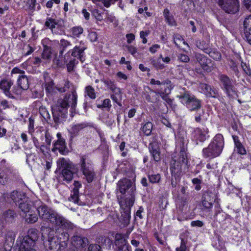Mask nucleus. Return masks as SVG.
Listing matches in <instances>:
<instances>
[{
	"mask_svg": "<svg viewBox=\"0 0 251 251\" xmlns=\"http://www.w3.org/2000/svg\"><path fill=\"white\" fill-rule=\"evenodd\" d=\"M77 99L76 92L74 90L71 94H66L63 99H59L56 103L51 106L52 115L55 123H59L66 118L70 106L71 110L75 109Z\"/></svg>",
	"mask_w": 251,
	"mask_h": 251,
	"instance_id": "1",
	"label": "nucleus"
},
{
	"mask_svg": "<svg viewBox=\"0 0 251 251\" xmlns=\"http://www.w3.org/2000/svg\"><path fill=\"white\" fill-rule=\"evenodd\" d=\"M37 210L41 219L54 225L58 229L61 228L69 230L73 229L75 227L71 222L45 204L39 206Z\"/></svg>",
	"mask_w": 251,
	"mask_h": 251,
	"instance_id": "2",
	"label": "nucleus"
},
{
	"mask_svg": "<svg viewBox=\"0 0 251 251\" xmlns=\"http://www.w3.org/2000/svg\"><path fill=\"white\" fill-rule=\"evenodd\" d=\"M42 237L44 238L48 237V240L44 242V246L48 251H61L66 246L65 241L69 239V235L64 233V238L63 241L54 236L56 233L53 229L49 226H42L41 228Z\"/></svg>",
	"mask_w": 251,
	"mask_h": 251,
	"instance_id": "3",
	"label": "nucleus"
},
{
	"mask_svg": "<svg viewBox=\"0 0 251 251\" xmlns=\"http://www.w3.org/2000/svg\"><path fill=\"white\" fill-rule=\"evenodd\" d=\"M178 141L181 142L182 145L179 157L173 158L170 165L171 174L176 179L180 176L182 170L185 172L188 169L187 156L185 147V144L187 143V140L183 136L179 137Z\"/></svg>",
	"mask_w": 251,
	"mask_h": 251,
	"instance_id": "4",
	"label": "nucleus"
},
{
	"mask_svg": "<svg viewBox=\"0 0 251 251\" xmlns=\"http://www.w3.org/2000/svg\"><path fill=\"white\" fill-rule=\"evenodd\" d=\"M225 145L224 137L221 134H217L212 139L208 147L202 150L205 158L210 159L219 156L222 153Z\"/></svg>",
	"mask_w": 251,
	"mask_h": 251,
	"instance_id": "5",
	"label": "nucleus"
},
{
	"mask_svg": "<svg viewBox=\"0 0 251 251\" xmlns=\"http://www.w3.org/2000/svg\"><path fill=\"white\" fill-rule=\"evenodd\" d=\"M57 166L59 169H61V173L58 176L59 180L65 181L67 183L70 182L74 177V172L75 165L69 159L64 158L59 159L57 161Z\"/></svg>",
	"mask_w": 251,
	"mask_h": 251,
	"instance_id": "6",
	"label": "nucleus"
},
{
	"mask_svg": "<svg viewBox=\"0 0 251 251\" xmlns=\"http://www.w3.org/2000/svg\"><path fill=\"white\" fill-rule=\"evenodd\" d=\"M39 238L38 230L34 228L28 229L27 235L24 237H19L18 239L17 242L19 247H21L22 250L24 248H34L35 242Z\"/></svg>",
	"mask_w": 251,
	"mask_h": 251,
	"instance_id": "7",
	"label": "nucleus"
},
{
	"mask_svg": "<svg viewBox=\"0 0 251 251\" xmlns=\"http://www.w3.org/2000/svg\"><path fill=\"white\" fill-rule=\"evenodd\" d=\"M78 165L80 172L83 175V178L85 179L88 183L92 182L95 175L91 161L85 155L82 156Z\"/></svg>",
	"mask_w": 251,
	"mask_h": 251,
	"instance_id": "8",
	"label": "nucleus"
},
{
	"mask_svg": "<svg viewBox=\"0 0 251 251\" xmlns=\"http://www.w3.org/2000/svg\"><path fill=\"white\" fill-rule=\"evenodd\" d=\"M177 97L190 111L197 110L201 107V100L188 91H185Z\"/></svg>",
	"mask_w": 251,
	"mask_h": 251,
	"instance_id": "9",
	"label": "nucleus"
},
{
	"mask_svg": "<svg viewBox=\"0 0 251 251\" xmlns=\"http://www.w3.org/2000/svg\"><path fill=\"white\" fill-rule=\"evenodd\" d=\"M13 176L12 167L5 159H2L0 161V184L5 185L12 179Z\"/></svg>",
	"mask_w": 251,
	"mask_h": 251,
	"instance_id": "10",
	"label": "nucleus"
},
{
	"mask_svg": "<svg viewBox=\"0 0 251 251\" xmlns=\"http://www.w3.org/2000/svg\"><path fill=\"white\" fill-rule=\"evenodd\" d=\"M218 79L221 88L228 97L236 94V90L234 86L235 81L224 74H220L218 75Z\"/></svg>",
	"mask_w": 251,
	"mask_h": 251,
	"instance_id": "11",
	"label": "nucleus"
},
{
	"mask_svg": "<svg viewBox=\"0 0 251 251\" xmlns=\"http://www.w3.org/2000/svg\"><path fill=\"white\" fill-rule=\"evenodd\" d=\"M171 81L168 80L160 81L151 78L150 83L151 85H157L160 86V88L156 89L155 91L157 94L159 95L163 100H166L168 102L171 101V100L167 98V95L171 93L172 88H170V83Z\"/></svg>",
	"mask_w": 251,
	"mask_h": 251,
	"instance_id": "12",
	"label": "nucleus"
},
{
	"mask_svg": "<svg viewBox=\"0 0 251 251\" xmlns=\"http://www.w3.org/2000/svg\"><path fill=\"white\" fill-rule=\"evenodd\" d=\"M44 27L46 29H50L53 34L61 35L64 32L63 21L52 17L46 18Z\"/></svg>",
	"mask_w": 251,
	"mask_h": 251,
	"instance_id": "13",
	"label": "nucleus"
},
{
	"mask_svg": "<svg viewBox=\"0 0 251 251\" xmlns=\"http://www.w3.org/2000/svg\"><path fill=\"white\" fill-rule=\"evenodd\" d=\"M3 197L4 200L9 203H15L18 204L27 197L26 193L22 191L14 190L10 193H4Z\"/></svg>",
	"mask_w": 251,
	"mask_h": 251,
	"instance_id": "14",
	"label": "nucleus"
},
{
	"mask_svg": "<svg viewBox=\"0 0 251 251\" xmlns=\"http://www.w3.org/2000/svg\"><path fill=\"white\" fill-rule=\"evenodd\" d=\"M117 186L120 192L122 194L127 193L132 197L135 190V186L131 180L124 178L119 180Z\"/></svg>",
	"mask_w": 251,
	"mask_h": 251,
	"instance_id": "15",
	"label": "nucleus"
},
{
	"mask_svg": "<svg viewBox=\"0 0 251 251\" xmlns=\"http://www.w3.org/2000/svg\"><path fill=\"white\" fill-rule=\"evenodd\" d=\"M218 4L227 13L234 14L239 10L238 0H218Z\"/></svg>",
	"mask_w": 251,
	"mask_h": 251,
	"instance_id": "16",
	"label": "nucleus"
},
{
	"mask_svg": "<svg viewBox=\"0 0 251 251\" xmlns=\"http://www.w3.org/2000/svg\"><path fill=\"white\" fill-rule=\"evenodd\" d=\"M87 49V46L85 42L81 41L79 42L78 44L75 46V47L72 50H69L66 55L68 56L71 55L74 57L79 59L81 61L83 62L84 60V50Z\"/></svg>",
	"mask_w": 251,
	"mask_h": 251,
	"instance_id": "17",
	"label": "nucleus"
},
{
	"mask_svg": "<svg viewBox=\"0 0 251 251\" xmlns=\"http://www.w3.org/2000/svg\"><path fill=\"white\" fill-rule=\"evenodd\" d=\"M208 132L209 130L207 127L193 128L191 134L192 138L197 142H203L209 137Z\"/></svg>",
	"mask_w": 251,
	"mask_h": 251,
	"instance_id": "18",
	"label": "nucleus"
},
{
	"mask_svg": "<svg viewBox=\"0 0 251 251\" xmlns=\"http://www.w3.org/2000/svg\"><path fill=\"white\" fill-rule=\"evenodd\" d=\"M200 92L204 93L207 97L217 98L219 96L218 90L207 84L201 83L199 87Z\"/></svg>",
	"mask_w": 251,
	"mask_h": 251,
	"instance_id": "19",
	"label": "nucleus"
},
{
	"mask_svg": "<svg viewBox=\"0 0 251 251\" xmlns=\"http://www.w3.org/2000/svg\"><path fill=\"white\" fill-rule=\"evenodd\" d=\"M71 244L77 250L83 249L88 245V240L79 235H74L71 238Z\"/></svg>",
	"mask_w": 251,
	"mask_h": 251,
	"instance_id": "20",
	"label": "nucleus"
},
{
	"mask_svg": "<svg viewBox=\"0 0 251 251\" xmlns=\"http://www.w3.org/2000/svg\"><path fill=\"white\" fill-rule=\"evenodd\" d=\"M133 203L134 201L132 198L126 201L125 207L127 208V209L124 211V214H122L121 216V222L124 226H127L129 224L130 219L129 209L133 205Z\"/></svg>",
	"mask_w": 251,
	"mask_h": 251,
	"instance_id": "21",
	"label": "nucleus"
},
{
	"mask_svg": "<svg viewBox=\"0 0 251 251\" xmlns=\"http://www.w3.org/2000/svg\"><path fill=\"white\" fill-rule=\"evenodd\" d=\"M87 126V124L84 122L72 125L69 130L71 139L73 140L74 138L78 136L79 132Z\"/></svg>",
	"mask_w": 251,
	"mask_h": 251,
	"instance_id": "22",
	"label": "nucleus"
},
{
	"mask_svg": "<svg viewBox=\"0 0 251 251\" xmlns=\"http://www.w3.org/2000/svg\"><path fill=\"white\" fill-rule=\"evenodd\" d=\"M115 250L120 251L124 248L128 246L127 244V241L124 238V235L120 233H117L115 236Z\"/></svg>",
	"mask_w": 251,
	"mask_h": 251,
	"instance_id": "23",
	"label": "nucleus"
},
{
	"mask_svg": "<svg viewBox=\"0 0 251 251\" xmlns=\"http://www.w3.org/2000/svg\"><path fill=\"white\" fill-rule=\"evenodd\" d=\"M52 151L55 152L58 151L62 155H66L68 151L66 147L65 140L64 139L57 140L54 144L52 149Z\"/></svg>",
	"mask_w": 251,
	"mask_h": 251,
	"instance_id": "24",
	"label": "nucleus"
},
{
	"mask_svg": "<svg viewBox=\"0 0 251 251\" xmlns=\"http://www.w3.org/2000/svg\"><path fill=\"white\" fill-rule=\"evenodd\" d=\"M33 202L28 197H26L23 201L20 202L18 205V207L20 209L22 213L24 214L30 212L32 209Z\"/></svg>",
	"mask_w": 251,
	"mask_h": 251,
	"instance_id": "25",
	"label": "nucleus"
},
{
	"mask_svg": "<svg viewBox=\"0 0 251 251\" xmlns=\"http://www.w3.org/2000/svg\"><path fill=\"white\" fill-rule=\"evenodd\" d=\"M244 27L245 37L248 43L251 45V15L244 20Z\"/></svg>",
	"mask_w": 251,
	"mask_h": 251,
	"instance_id": "26",
	"label": "nucleus"
},
{
	"mask_svg": "<svg viewBox=\"0 0 251 251\" xmlns=\"http://www.w3.org/2000/svg\"><path fill=\"white\" fill-rule=\"evenodd\" d=\"M112 94H111L110 98L113 101L118 104L119 106H122L121 100L122 99V92L121 89L117 87L112 91Z\"/></svg>",
	"mask_w": 251,
	"mask_h": 251,
	"instance_id": "27",
	"label": "nucleus"
},
{
	"mask_svg": "<svg viewBox=\"0 0 251 251\" xmlns=\"http://www.w3.org/2000/svg\"><path fill=\"white\" fill-rule=\"evenodd\" d=\"M13 82L10 80L3 79L0 81V89L3 91L6 96L10 95V89Z\"/></svg>",
	"mask_w": 251,
	"mask_h": 251,
	"instance_id": "28",
	"label": "nucleus"
},
{
	"mask_svg": "<svg viewBox=\"0 0 251 251\" xmlns=\"http://www.w3.org/2000/svg\"><path fill=\"white\" fill-rule=\"evenodd\" d=\"M24 215V218L26 223L34 224L38 221V216L32 209L30 210V212H28Z\"/></svg>",
	"mask_w": 251,
	"mask_h": 251,
	"instance_id": "29",
	"label": "nucleus"
},
{
	"mask_svg": "<svg viewBox=\"0 0 251 251\" xmlns=\"http://www.w3.org/2000/svg\"><path fill=\"white\" fill-rule=\"evenodd\" d=\"M68 56H69L66 55V53L64 56L63 53H59L58 56L56 55L53 59V63L58 67H62L67 63L68 60L66 57Z\"/></svg>",
	"mask_w": 251,
	"mask_h": 251,
	"instance_id": "30",
	"label": "nucleus"
},
{
	"mask_svg": "<svg viewBox=\"0 0 251 251\" xmlns=\"http://www.w3.org/2000/svg\"><path fill=\"white\" fill-rule=\"evenodd\" d=\"M16 217V212L13 210L5 211L2 215V219L6 222H12Z\"/></svg>",
	"mask_w": 251,
	"mask_h": 251,
	"instance_id": "31",
	"label": "nucleus"
},
{
	"mask_svg": "<svg viewBox=\"0 0 251 251\" xmlns=\"http://www.w3.org/2000/svg\"><path fill=\"white\" fill-rule=\"evenodd\" d=\"M54 44H58L59 46V53H64L67 48L72 45L71 42L67 40L62 39L59 42L57 40L53 41Z\"/></svg>",
	"mask_w": 251,
	"mask_h": 251,
	"instance_id": "32",
	"label": "nucleus"
},
{
	"mask_svg": "<svg viewBox=\"0 0 251 251\" xmlns=\"http://www.w3.org/2000/svg\"><path fill=\"white\" fill-rule=\"evenodd\" d=\"M17 83L18 86L23 90H26L28 88V79L25 75H19Z\"/></svg>",
	"mask_w": 251,
	"mask_h": 251,
	"instance_id": "33",
	"label": "nucleus"
},
{
	"mask_svg": "<svg viewBox=\"0 0 251 251\" xmlns=\"http://www.w3.org/2000/svg\"><path fill=\"white\" fill-rule=\"evenodd\" d=\"M36 0H26L25 4V10L30 15H32L35 9Z\"/></svg>",
	"mask_w": 251,
	"mask_h": 251,
	"instance_id": "34",
	"label": "nucleus"
},
{
	"mask_svg": "<svg viewBox=\"0 0 251 251\" xmlns=\"http://www.w3.org/2000/svg\"><path fill=\"white\" fill-rule=\"evenodd\" d=\"M150 153L152 156L153 160L155 162H158L160 159V152L157 148H155L153 145H150L149 147Z\"/></svg>",
	"mask_w": 251,
	"mask_h": 251,
	"instance_id": "35",
	"label": "nucleus"
},
{
	"mask_svg": "<svg viewBox=\"0 0 251 251\" xmlns=\"http://www.w3.org/2000/svg\"><path fill=\"white\" fill-rule=\"evenodd\" d=\"M70 87V82L67 80H63L62 82L56 86V89L63 93L66 91Z\"/></svg>",
	"mask_w": 251,
	"mask_h": 251,
	"instance_id": "36",
	"label": "nucleus"
},
{
	"mask_svg": "<svg viewBox=\"0 0 251 251\" xmlns=\"http://www.w3.org/2000/svg\"><path fill=\"white\" fill-rule=\"evenodd\" d=\"M153 127V125L151 122H146L141 127V130L145 135L149 136L151 135Z\"/></svg>",
	"mask_w": 251,
	"mask_h": 251,
	"instance_id": "37",
	"label": "nucleus"
},
{
	"mask_svg": "<svg viewBox=\"0 0 251 251\" xmlns=\"http://www.w3.org/2000/svg\"><path fill=\"white\" fill-rule=\"evenodd\" d=\"M163 15L165 18L166 22L170 25H175V21L174 17L170 15L169 10L168 9H164Z\"/></svg>",
	"mask_w": 251,
	"mask_h": 251,
	"instance_id": "38",
	"label": "nucleus"
},
{
	"mask_svg": "<svg viewBox=\"0 0 251 251\" xmlns=\"http://www.w3.org/2000/svg\"><path fill=\"white\" fill-rule=\"evenodd\" d=\"M195 56L197 61L199 63L201 67L206 64L207 62L209 61V60L208 59V58L203 54L196 53Z\"/></svg>",
	"mask_w": 251,
	"mask_h": 251,
	"instance_id": "39",
	"label": "nucleus"
},
{
	"mask_svg": "<svg viewBox=\"0 0 251 251\" xmlns=\"http://www.w3.org/2000/svg\"><path fill=\"white\" fill-rule=\"evenodd\" d=\"M34 51V49L30 45L25 44L22 49V57H25L31 54Z\"/></svg>",
	"mask_w": 251,
	"mask_h": 251,
	"instance_id": "40",
	"label": "nucleus"
},
{
	"mask_svg": "<svg viewBox=\"0 0 251 251\" xmlns=\"http://www.w3.org/2000/svg\"><path fill=\"white\" fill-rule=\"evenodd\" d=\"M101 81L103 82L107 89L110 90L111 91L117 87L114 81H112L109 78H103L101 80Z\"/></svg>",
	"mask_w": 251,
	"mask_h": 251,
	"instance_id": "41",
	"label": "nucleus"
},
{
	"mask_svg": "<svg viewBox=\"0 0 251 251\" xmlns=\"http://www.w3.org/2000/svg\"><path fill=\"white\" fill-rule=\"evenodd\" d=\"M174 42L176 45L178 47L180 45L181 43L184 45H186L187 47H189L187 42H186L182 36L178 34H176L174 36Z\"/></svg>",
	"mask_w": 251,
	"mask_h": 251,
	"instance_id": "42",
	"label": "nucleus"
},
{
	"mask_svg": "<svg viewBox=\"0 0 251 251\" xmlns=\"http://www.w3.org/2000/svg\"><path fill=\"white\" fill-rule=\"evenodd\" d=\"M88 96L92 99H95L96 98L95 91L94 88L91 86H88L85 88V97Z\"/></svg>",
	"mask_w": 251,
	"mask_h": 251,
	"instance_id": "43",
	"label": "nucleus"
},
{
	"mask_svg": "<svg viewBox=\"0 0 251 251\" xmlns=\"http://www.w3.org/2000/svg\"><path fill=\"white\" fill-rule=\"evenodd\" d=\"M39 113L41 116L44 119V120L48 122L50 119V115L49 114V111L47 109L44 107H40L39 108Z\"/></svg>",
	"mask_w": 251,
	"mask_h": 251,
	"instance_id": "44",
	"label": "nucleus"
},
{
	"mask_svg": "<svg viewBox=\"0 0 251 251\" xmlns=\"http://www.w3.org/2000/svg\"><path fill=\"white\" fill-rule=\"evenodd\" d=\"M196 46L199 49L203 50L204 52L206 53H210V49L208 48V45L205 42L197 41L196 42Z\"/></svg>",
	"mask_w": 251,
	"mask_h": 251,
	"instance_id": "45",
	"label": "nucleus"
},
{
	"mask_svg": "<svg viewBox=\"0 0 251 251\" xmlns=\"http://www.w3.org/2000/svg\"><path fill=\"white\" fill-rule=\"evenodd\" d=\"M45 87L46 91L48 94H52L55 92V88L54 84L52 81L49 82H46L45 84Z\"/></svg>",
	"mask_w": 251,
	"mask_h": 251,
	"instance_id": "46",
	"label": "nucleus"
},
{
	"mask_svg": "<svg viewBox=\"0 0 251 251\" xmlns=\"http://www.w3.org/2000/svg\"><path fill=\"white\" fill-rule=\"evenodd\" d=\"M51 53L52 52L51 48L43 49L42 57L44 59L49 60L51 58Z\"/></svg>",
	"mask_w": 251,
	"mask_h": 251,
	"instance_id": "47",
	"label": "nucleus"
},
{
	"mask_svg": "<svg viewBox=\"0 0 251 251\" xmlns=\"http://www.w3.org/2000/svg\"><path fill=\"white\" fill-rule=\"evenodd\" d=\"M149 181L151 183H156L159 182L161 179V176L159 174H151L148 175Z\"/></svg>",
	"mask_w": 251,
	"mask_h": 251,
	"instance_id": "48",
	"label": "nucleus"
},
{
	"mask_svg": "<svg viewBox=\"0 0 251 251\" xmlns=\"http://www.w3.org/2000/svg\"><path fill=\"white\" fill-rule=\"evenodd\" d=\"M70 201H73L75 203H76L79 200V191L76 189H73L71 194Z\"/></svg>",
	"mask_w": 251,
	"mask_h": 251,
	"instance_id": "49",
	"label": "nucleus"
},
{
	"mask_svg": "<svg viewBox=\"0 0 251 251\" xmlns=\"http://www.w3.org/2000/svg\"><path fill=\"white\" fill-rule=\"evenodd\" d=\"M83 29L81 27H74L72 29V35L76 37H78L83 33Z\"/></svg>",
	"mask_w": 251,
	"mask_h": 251,
	"instance_id": "50",
	"label": "nucleus"
},
{
	"mask_svg": "<svg viewBox=\"0 0 251 251\" xmlns=\"http://www.w3.org/2000/svg\"><path fill=\"white\" fill-rule=\"evenodd\" d=\"M152 65L157 69H162L165 66L161 63L160 60L159 59H152L151 61Z\"/></svg>",
	"mask_w": 251,
	"mask_h": 251,
	"instance_id": "51",
	"label": "nucleus"
},
{
	"mask_svg": "<svg viewBox=\"0 0 251 251\" xmlns=\"http://www.w3.org/2000/svg\"><path fill=\"white\" fill-rule=\"evenodd\" d=\"M111 107V101L109 99H104L101 105H98V108H105L109 110Z\"/></svg>",
	"mask_w": 251,
	"mask_h": 251,
	"instance_id": "52",
	"label": "nucleus"
},
{
	"mask_svg": "<svg viewBox=\"0 0 251 251\" xmlns=\"http://www.w3.org/2000/svg\"><path fill=\"white\" fill-rule=\"evenodd\" d=\"M52 43H54L53 41L50 40L48 38H45L41 41L43 49L50 48V47L49 46L52 45Z\"/></svg>",
	"mask_w": 251,
	"mask_h": 251,
	"instance_id": "53",
	"label": "nucleus"
},
{
	"mask_svg": "<svg viewBox=\"0 0 251 251\" xmlns=\"http://www.w3.org/2000/svg\"><path fill=\"white\" fill-rule=\"evenodd\" d=\"M15 238V234L13 231H8L5 234L6 240L10 241L11 242H14Z\"/></svg>",
	"mask_w": 251,
	"mask_h": 251,
	"instance_id": "54",
	"label": "nucleus"
},
{
	"mask_svg": "<svg viewBox=\"0 0 251 251\" xmlns=\"http://www.w3.org/2000/svg\"><path fill=\"white\" fill-rule=\"evenodd\" d=\"M235 147H236L238 153L242 155L246 154V150L241 143L235 146Z\"/></svg>",
	"mask_w": 251,
	"mask_h": 251,
	"instance_id": "55",
	"label": "nucleus"
},
{
	"mask_svg": "<svg viewBox=\"0 0 251 251\" xmlns=\"http://www.w3.org/2000/svg\"><path fill=\"white\" fill-rule=\"evenodd\" d=\"M178 59L182 62H188L190 60L189 57L183 53H180L177 56Z\"/></svg>",
	"mask_w": 251,
	"mask_h": 251,
	"instance_id": "56",
	"label": "nucleus"
},
{
	"mask_svg": "<svg viewBox=\"0 0 251 251\" xmlns=\"http://www.w3.org/2000/svg\"><path fill=\"white\" fill-rule=\"evenodd\" d=\"M213 194L212 193L209 192H206L203 194L202 199H203V200H205L206 201L213 202Z\"/></svg>",
	"mask_w": 251,
	"mask_h": 251,
	"instance_id": "57",
	"label": "nucleus"
},
{
	"mask_svg": "<svg viewBox=\"0 0 251 251\" xmlns=\"http://www.w3.org/2000/svg\"><path fill=\"white\" fill-rule=\"evenodd\" d=\"M186 241L183 239L181 238V244L179 247H177L176 248V251H186Z\"/></svg>",
	"mask_w": 251,
	"mask_h": 251,
	"instance_id": "58",
	"label": "nucleus"
},
{
	"mask_svg": "<svg viewBox=\"0 0 251 251\" xmlns=\"http://www.w3.org/2000/svg\"><path fill=\"white\" fill-rule=\"evenodd\" d=\"M126 48L129 53H130L133 56L136 57L137 53V49L131 45L127 46Z\"/></svg>",
	"mask_w": 251,
	"mask_h": 251,
	"instance_id": "59",
	"label": "nucleus"
},
{
	"mask_svg": "<svg viewBox=\"0 0 251 251\" xmlns=\"http://www.w3.org/2000/svg\"><path fill=\"white\" fill-rule=\"evenodd\" d=\"M241 67L244 72L249 76L251 75V70L247 65L243 62H241Z\"/></svg>",
	"mask_w": 251,
	"mask_h": 251,
	"instance_id": "60",
	"label": "nucleus"
},
{
	"mask_svg": "<svg viewBox=\"0 0 251 251\" xmlns=\"http://www.w3.org/2000/svg\"><path fill=\"white\" fill-rule=\"evenodd\" d=\"M92 14L98 20L100 21L102 19V16L98 9H93Z\"/></svg>",
	"mask_w": 251,
	"mask_h": 251,
	"instance_id": "61",
	"label": "nucleus"
},
{
	"mask_svg": "<svg viewBox=\"0 0 251 251\" xmlns=\"http://www.w3.org/2000/svg\"><path fill=\"white\" fill-rule=\"evenodd\" d=\"M229 65L232 70L235 72L236 75H238L239 72L236 63L233 60L229 62Z\"/></svg>",
	"mask_w": 251,
	"mask_h": 251,
	"instance_id": "62",
	"label": "nucleus"
},
{
	"mask_svg": "<svg viewBox=\"0 0 251 251\" xmlns=\"http://www.w3.org/2000/svg\"><path fill=\"white\" fill-rule=\"evenodd\" d=\"M101 247L97 244H91L89 248V251H100Z\"/></svg>",
	"mask_w": 251,
	"mask_h": 251,
	"instance_id": "63",
	"label": "nucleus"
},
{
	"mask_svg": "<svg viewBox=\"0 0 251 251\" xmlns=\"http://www.w3.org/2000/svg\"><path fill=\"white\" fill-rule=\"evenodd\" d=\"M45 138H46V142L47 145L50 146L51 144V142L52 141V136L50 133L49 131H46L45 133Z\"/></svg>",
	"mask_w": 251,
	"mask_h": 251,
	"instance_id": "64",
	"label": "nucleus"
}]
</instances>
